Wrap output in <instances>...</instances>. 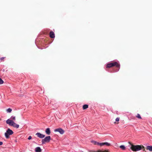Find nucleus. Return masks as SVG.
Returning a JSON list of instances; mask_svg holds the SVG:
<instances>
[{
	"label": "nucleus",
	"mask_w": 152,
	"mask_h": 152,
	"mask_svg": "<svg viewBox=\"0 0 152 152\" xmlns=\"http://www.w3.org/2000/svg\"><path fill=\"white\" fill-rule=\"evenodd\" d=\"M36 135H37V137L40 138H42L44 137L45 136L44 135L40 133H37L36 134Z\"/></svg>",
	"instance_id": "nucleus-7"
},
{
	"label": "nucleus",
	"mask_w": 152,
	"mask_h": 152,
	"mask_svg": "<svg viewBox=\"0 0 152 152\" xmlns=\"http://www.w3.org/2000/svg\"><path fill=\"white\" fill-rule=\"evenodd\" d=\"M104 145V142H102V143H99V145H100V146H102Z\"/></svg>",
	"instance_id": "nucleus-20"
},
{
	"label": "nucleus",
	"mask_w": 152,
	"mask_h": 152,
	"mask_svg": "<svg viewBox=\"0 0 152 152\" xmlns=\"http://www.w3.org/2000/svg\"><path fill=\"white\" fill-rule=\"evenodd\" d=\"M4 58V57H2L0 58V60L1 61L3 60Z\"/></svg>",
	"instance_id": "nucleus-24"
},
{
	"label": "nucleus",
	"mask_w": 152,
	"mask_h": 152,
	"mask_svg": "<svg viewBox=\"0 0 152 152\" xmlns=\"http://www.w3.org/2000/svg\"><path fill=\"white\" fill-rule=\"evenodd\" d=\"M92 142L95 145H99V142H96L95 141H92Z\"/></svg>",
	"instance_id": "nucleus-14"
},
{
	"label": "nucleus",
	"mask_w": 152,
	"mask_h": 152,
	"mask_svg": "<svg viewBox=\"0 0 152 152\" xmlns=\"http://www.w3.org/2000/svg\"><path fill=\"white\" fill-rule=\"evenodd\" d=\"M50 38H53L55 37V34L53 31H51L50 32Z\"/></svg>",
	"instance_id": "nucleus-8"
},
{
	"label": "nucleus",
	"mask_w": 152,
	"mask_h": 152,
	"mask_svg": "<svg viewBox=\"0 0 152 152\" xmlns=\"http://www.w3.org/2000/svg\"><path fill=\"white\" fill-rule=\"evenodd\" d=\"M104 145H106L107 146H109L110 145V144L107 142H104Z\"/></svg>",
	"instance_id": "nucleus-18"
},
{
	"label": "nucleus",
	"mask_w": 152,
	"mask_h": 152,
	"mask_svg": "<svg viewBox=\"0 0 152 152\" xmlns=\"http://www.w3.org/2000/svg\"><path fill=\"white\" fill-rule=\"evenodd\" d=\"M13 134L12 131L9 128L8 129L6 132L5 133V135L6 138H8L9 137V135H12Z\"/></svg>",
	"instance_id": "nucleus-4"
},
{
	"label": "nucleus",
	"mask_w": 152,
	"mask_h": 152,
	"mask_svg": "<svg viewBox=\"0 0 152 152\" xmlns=\"http://www.w3.org/2000/svg\"><path fill=\"white\" fill-rule=\"evenodd\" d=\"M97 152H110L108 150H104V151L99 150Z\"/></svg>",
	"instance_id": "nucleus-13"
},
{
	"label": "nucleus",
	"mask_w": 152,
	"mask_h": 152,
	"mask_svg": "<svg viewBox=\"0 0 152 152\" xmlns=\"http://www.w3.org/2000/svg\"><path fill=\"white\" fill-rule=\"evenodd\" d=\"M119 118H116L115 119V121H119Z\"/></svg>",
	"instance_id": "nucleus-22"
},
{
	"label": "nucleus",
	"mask_w": 152,
	"mask_h": 152,
	"mask_svg": "<svg viewBox=\"0 0 152 152\" xmlns=\"http://www.w3.org/2000/svg\"><path fill=\"white\" fill-rule=\"evenodd\" d=\"M137 118L139 119H141L142 118L141 117L140 115L139 114H137V115L136 116Z\"/></svg>",
	"instance_id": "nucleus-16"
},
{
	"label": "nucleus",
	"mask_w": 152,
	"mask_h": 152,
	"mask_svg": "<svg viewBox=\"0 0 152 152\" xmlns=\"http://www.w3.org/2000/svg\"><path fill=\"white\" fill-rule=\"evenodd\" d=\"M129 143L131 145L130 148L133 151H139L141 150L142 148L144 151L146 152V151L145 150V147L143 146H142V147L141 145H134L133 144H131L130 142H129Z\"/></svg>",
	"instance_id": "nucleus-1"
},
{
	"label": "nucleus",
	"mask_w": 152,
	"mask_h": 152,
	"mask_svg": "<svg viewBox=\"0 0 152 152\" xmlns=\"http://www.w3.org/2000/svg\"><path fill=\"white\" fill-rule=\"evenodd\" d=\"M3 81L2 79L0 78V84H2L3 83Z\"/></svg>",
	"instance_id": "nucleus-21"
},
{
	"label": "nucleus",
	"mask_w": 152,
	"mask_h": 152,
	"mask_svg": "<svg viewBox=\"0 0 152 152\" xmlns=\"http://www.w3.org/2000/svg\"><path fill=\"white\" fill-rule=\"evenodd\" d=\"M6 123L10 126H13L14 127L18 128L19 126V125L16 124L12 120L8 119L6 121Z\"/></svg>",
	"instance_id": "nucleus-3"
},
{
	"label": "nucleus",
	"mask_w": 152,
	"mask_h": 152,
	"mask_svg": "<svg viewBox=\"0 0 152 152\" xmlns=\"http://www.w3.org/2000/svg\"><path fill=\"white\" fill-rule=\"evenodd\" d=\"M32 137H31L30 136H29L28 138V139L29 140H31V139Z\"/></svg>",
	"instance_id": "nucleus-23"
},
{
	"label": "nucleus",
	"mask_w": 152,
	"mask_h": 152,
	"mask_svg": "<svg viewBox=\"0 0 152 152\" xmlns=\"http://www.w3.org/2000/svg\"><path fill=\"white\" fill-rule=\"evenodd\" d=\"M146 150L152 151V146H148L146 148Z\"/></svg>",
	"instance_id": "nucleus-9"
},
{
	"label": "nucleus",
	"mask_w": 152,
	"mask_h": 152,
	"mask_svg": "<svg viewBox=\"0 0 152 152\" xmlns=\"http://www.w3.org/2000/svg\"><path fill=\"white\" fill-rule=\"evenodd\" d=\"M46 133L48 135H49L50 133V128H47L45 130Z\"/></svg>",
	"instance_id": "nucleus-11"
},
{
	"label": "nucleus",
	"mask_w": 152,
	"mask_h": 152,
	"mask_svg": "<svg viewBox=\"0 0 152 152\" xmlns=\"http://www.w3.org/2000/svg\"><path fill=\"white\" fill-rule=\"evenodd\" d=\"M88 105L87 104H84L83 106V110L86 109L88 107Z\"/></svg>",
	"instance_id": "nucleus-12"
},
{
	"label": "nucleus",
	"mask_w": 152,
	"mask_h": 152,
	"mask_svg": "<svg viewBox=\"0 0 152 152\" xmlns=\"http://www.w3.org/2000/svg\"><path fill=\"white\" fill-rule=\"evenodd\" d=\"M51 140V137L50 136L46 137L44 139H42V144L45 143L46 142H49Z\"/></svg>",
	"instance_id": "nucleus-5"
},
{
	"label": "nucleus",
	"mask_w": 152,
	"mask_h": 152,
	"mask_svg": "<svg viewBox=\"0 0 152 152\" xmlns=\"http://www.w3.org/2000/svg\"><path fill=\"white\" fill-rule=\"evenodd\" d=\"M54 132H59L61 134H63L64 131V130H63L61 128H58L55 129Z\"/></svg>",
	"instance_id": "nucleus-6"
},
{
	"label": "nucleus",
	"mask_w": 152,
	"mask_h": 152,
	"mask_svg": "<svg viewBox=\"0 0 152 152\" xmlns=\"http://www.w3.org/2000/svg\"><path fill=\"white\" fill-rule=\"evenodd\" d=\"M12 111V109L10 108H9L7 110V112L10 113Z\"/></svg>",
	"instance_id": "nucleus-19"
},
{
	"label": "nucleus",
	"mask_w": 152,
	"mask_h": 152,
	"mask_svg": "<svg viewBox=\"0 0 152 152\" xmlns=\"http://www.w3.org/2000/svg\"><path fill=\"white\" fill-rule=\"evenodd\" d=\"M35 151L36 152H41L42 150L39 147H37L36 148Z\"/></svg>",
	"instance_id": "nucleus-10"
},
{
	"label": "nucleus",
	"mask_w": 152,
	"mask_h": 152,
	"mask_svg": "<svg viewBox=\"0 0 152 152\" xmlns=\"http://www.w3.org/2000/svg\"><path fill=\"white\" fill-rule=\"evenodd\" d=\"M120 64L118 62H115L107 64V65L106 67L107 68H110L115 66L116 67L118 68V69L117 70L118 71L120 69Z\"/></svg>",
	"instance_id": "nucleus-2"
},
{
	"label": "nucleus",
	"mask_w": 152,
	"mask_h": 152,
	"mask_svg": "<svg viewBox=\"0 0 152 152\" xmlns=\"http://www.w3.org/2000/svg\"><path fill=\"white\" fill-rule=\"evenodd\" d=\"M11 120H15V116H12L10 118Z\"/></svg>",
	"instance_id": "nucleus-17"
},
{
	"label": "nucleus",
	"mask_w": 152,
	"mask_h": 152,
	"mask_svg": "<svg viewBox=\"0 0 152 152\" xmlns=\"http://www.w3.org/2000/svg\"><path fill=\"white\" fill-rule=\"evenodd\" d=\"M3 144V142L0 141V145H2Z\"/></svg>",
	"instance_id": "nucleus-25"
},
{
	"label": "nucleus",
	"mask_w": 152,
	"mask_h": 152,
	"mask_svg": "<svg viewBox=\"0 0 152 152\" xmlns=\"http://www.w3.org/2000/svg\"><path fill=\"white\" fill-rule=\"evenodd\" d=\"M120 148L123 150H125V147L123 145H121L120 146Z\"/></svg>",
	"instance_id": "nucleus-15"
}]
</instances>
